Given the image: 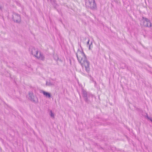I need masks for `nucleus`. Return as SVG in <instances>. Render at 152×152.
Wrapping results in <instances>:
<instances>
[{
  "instance_id": "17",
  "label": "nucleus",
  "mask_w": 152,
  "mask_h": 152,
  "mask_svg": "<svg viewBox=\"0 0 152 152\" xmlns=\"http://www.w3.org/2000/svg\"><path fill=\"white\" fill-rule=\"evenodd\" d=\"M146 117L147 118L149 119V118H150V117H149L148 115H147V116H146Z\"/></svg>"
},
{
  "instance_id": "8",
  "label": "nucleus",
  "mask_w": 152,
  "mask_h": 152,
  "mask_svg": "<svg viewBox=\"0 0 152 152\" xmlns=\"http://www.w3.org/2000/svg\"><path fill=\"white\" fill-rule=\"evenodd\" d=\"M42 92L43 93L44 95L45 96L47 97L50 98L51 97V94L48 92L44 91H42Z\"/></svg>"
},
{
  "instance_id": "18",
  "label": "nucleus",
  "mask_w": 152,
  "mask_h": 152,
  "mask_svg": "<svg viewBox=\"0 0 152 152\" xmlns=\"http://www.w3.org/2000/svg\"><path fill=\"white\" fill-rule=\"evenodd\" d=\"M82 74L83 75H85V74L83 72H82Z\"/></svg>"
},
{
  "instance_id": "19",
  "label": "nucleus",
  "mask_w": 152,
  "mask_h": 152,
  "mask_svg": "<svg viewBox=\"0 0 152 152\" xmlns=\"http://www.w3.org/2000/svg\"><path fill=\"white\" fill-rule=\"evenodd\" d=\"M95 84H96V82L95 81L94 82Z\"/></svg>"
},
{
  "instance_id": "10",
  "label": "nucleus",
  "mask_w": 152,
  "mask_h": 152,
  "mask_svg": "<svg viewBox=\"0 0 152 152\" xmlns=\"http://www.w3.org/2000/svg\"><path fill=\"white\" fill-rule=\"evenodd\" d=\"M48 1H49L54 6H56L57 4L56 3V0H48Z\"/></svg>"
},
{
  "instance_id": "13",
  "label": "nucleus",
  "mask_w": 152,
  "mask_h": 152,
  "mask_svg": "<svg viewBox=\"0 0 152 152\" xmlns=\"http://www.w3.org/2000/svg\"><path fill=\"white\" fill-rule=\"evenodd\" d=\"M89 39H88V41L87 42V44L89 45V49H90V46H91V45L92 44V42H91L90 44H89Z\"/></svg>"
},
{
  "instance_id": "14",
  "label": "nucleus",
  "mask_w": 152,
  "mask_h": 152,
  "mask_svg": "<svg viewBox=\"0 0 152 152\" xmlns=\"http://www.w3.org/2000/svg\"><path fill=\"white\" fill-rule=\"evenodd\" d=\"M90 80L93 81H94V80H93V78L92 77L91 75H90Z\"/></svg>"
},
{
  "instance_id": "5",
  "label": "nucleus",
  "mask_w": 152,
  "mask_h": 152,
  "mask_svg": "<svg viewBox=\"0 0 152 152\" xmlns=\"http://www.w3.org/2000/svg\"><path fill=\"white\" fill-rule=\"evenodd\" d=\"M28 96V98L31 101L35 103H37L38 102V99L37 97L36 96L34 95L33 92H29Z\"/></svg>"
},
{
  "instance_id": "7",
  "label": "nucleus",
  "mask_w": 152,
  "mask_h": 152,
  "mask_svg": "<svg viewBox=\"0 0 152 152\" xmlns=\"http://www.w3.org/2000/svg\"><path fill=\"white\" fill-rule=\"evenodd\" d=\"M143 20V25L144 26L147 27H151V24L150 21L148 19L142 17Z\"/></svg>"
},
{
  "instance_id": "3",
  "label": "nucleus",
  "mask_w": 152,
  "mask_h": 152,
  "mask_svg": "<svg viewBox=\"0 0 152 152\" xmlns=\"http://www.w3.org/2000/svg\"><path fill=\"white\" fill-rule=\"evenodd\" d=\"M82 96L86 102L89 104L92 100L94 96L89 93L87 92L83 89L82 90Z\"/></svg>"
},
{
  "instance_id": "4",
  "label": "nucleus",
  "mask_w": 152,
  "mask_h": 152,
  "mask_svg": "<svg viewBox=\"0 0 152 152\" xmlns=\"http://www.w3.org/2000/svg\"><path fill=\"white\" fill-rule=\"evenodd\" d=\"M86 5L93 10L97 9L96 4L95 0H85Z\"/></svg>"
},
{
  "instance_id": "12",
  "label": "nucleus",
  "mask_w": 152,
  "mask_h": 152,
  "mask_svg": "<svg viewBox=\"0 0 152 152\" xmlns=\"http://www.w3.org/2000/svg\"><path fill=\"white\" fill-rule=\"evenodd\" d=\"M53 58L55 60L57 61L59 60V58L57 55H54L53 56Z\"/></svg>"
},
{
  "instance_id": "1",
  "label": "nucleus",
  "mask_w": 152,
  "mask_h": 152,
  "mask_svg": "<svg viewBox=\"0 0 152 152\" xmlns=\"http://www.w3.org/2000/svg\"><path fill=\"white\" fill-rule=\"evenodd\" d=\"M76 55L79 62L83 67H84L86 72L89 73L90 71V63L87 60L86 56L83 51L78 50Z\"/></svg>"
},
{
  "instance_id": "9",
  "label": "nucleus",
  "mask_w": 152,
  "mask_h": 152,
  "mask_svg": "<svg viewBox=\"0 0 152 152\" xmlns=\"http://www.w3.org/2000/svg\"><path fill=\"white\" fill-rule=\"evenodd\" d=\"M46 85L48 86H52L54 85V83L51 82L50 81H47Z\"/></svg>"
},
{
  "instance_id": "20",
  "label": "nucleus",
  "mask_w": 152,
  "mask_h": 152,
  "mask_svg": "<svg viewBox=\"0 0 152 152\" xmlns=\"http://www.w3.org/2000/svg\"><path fill=\"white\" fill-rule=\"evenodd\" d=\"M60 60V61H61V59H60V60Z\"/></svg>"
},
{
  "instance_id": "6",
  "label": "nucleus",
  "mask_w": 152,
  "mask_h": 152,
  "mask_svg": "<svg viewBox=\"0 0 152 152\" xmlns=\"http://www.w3.org/2000/svg\"><path fill=\"white\" fill-rule=\"evenodd\" d=\"M12 18L14 22L19 23L20 22L21 17L20 15L18 14L14 13L13 15Z\"/></svg>"
},
{
  "instance_id": "11",
  "label": "nucleus",
  "mask_w": 152,
  "mask_h": 152,
  "mask_svg": "<svg viewBox=\"0 0 152 152\" xmlns=\"http://www.w3.org/2000/svg\"><path fill=\"white\" fill-rule=\"evenodd\" d=\"M50 115L51 117L53 118H54V115L52 110H50Z\"/></svg>"
},
{
  "instance_id": "2",
  "label": "nucleus",
  "mask_w": 152,
  "mask_h": 152,
  "mask_svg": "<svg viewBox=\"0 0 152 152\" xmlns=\"http://www.w3.org/2000/svg\"><path fill=\"white\" fill-rule=\"evenodd\" d=\"M30 51L31 53L37 59L42 61L45 60V57L43 54L39 52V55H38V50L34 47H31L30 48Z\"/></svg>"
},
{
  "instance_id": "15",
  "label": "nucleus",
  "mask_w": 152,
  "mask_h": 152,
  "mask_svg": "<svg viewBox=\"0 0 152 152\" xmlns=\"http://www.w3.org/2000/svg\"><path fill=\"white\" fill-rule=\"evenodd\" d=\"M149 119L152 122V118H150Z\"/></svg>"
},
{
  "instance_id": "16",
  "label": "nucleus",
  "mask_w": 152,
  "mask_h": 152,
  "mask_svg": "<svg viewBox=\"0 0 152 152\" xmlns=\"http://www.w3.org/2000/svg\"><path fill=\"white\" fill-rule=\"evenodd\" d=\"M2 8V6H0V10H1Z\"/></svg>"
}]
</instances>
